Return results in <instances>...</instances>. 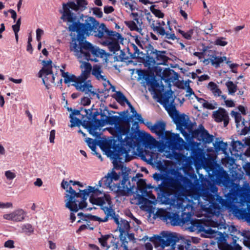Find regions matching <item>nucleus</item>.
Returning <instances> with one entry per match:
<instances>
[{"instance_id":"1","label":"nucleus","mask_w":250,"mask_h":250,"mask_svg":"<svg viewBox=\"0 0 250 250\" xmlns=\"http://www.w3.org/2000/svg\"><path fill=\"white\" fill-rule=\"evenodd\" d=\"M120 116L111 115L108 113L106 125H114L109 129L112 136L107 139L103 137L98 140L99 146L104 154L112 160L115 167L124 162H129L133 158L129 152L135 147L134 139L136 136L130 132V125H127V121L121 112Z\"/></svg>"},{"instance_id":"2","label":"nucleus","mask_w":250,"mask_h":250,"mask_svg":"<svg viewBox=\"0 0 250 250\" xmlns=\"http://www.w3.org/2000/svg\"><path fill=\"white\" fill-rule=\"evenodd\" d=\"M98 26L96 23L91 25L87 22L85 24L77 22L74 24H70L68 27L71 40L70 50L75 52L79 58L89 59L90 52L93 44L85 39L87 37L91 35L92 32H96Z\"/></svg>"},{"instance_id":"3","label":"nucleus","mask_w":250,"mask_h":250,"mask_svg":"<svg viewBox=\"0 0 250 250\" xmlns=\"http://www.w3.org/2000/svg\"><path fill=\"white\" fill-rule=\"evenodd\" d=\"M209 171H211V173L209 174L210 180H208L203 174H200L198 170H197L199 178L201 179L202 184L204 188L203 191L206 194L205 196L207 198V195L210 191L213 193L217 192L218 188L215 185V183H216L219 185H224L225 189L229 190L228 192L225 193V197L227 200L233 199L236 195L237 190L233 185L230 183H226L229 180L228 172L218 164L211 166L209 167Z\"/></svg>"},{"instance_id":"4","label":"nucleus","mask_w":250,"mask_h":250,"mask_svg":"<svg viewBox=\"0 0 250 250\" xmlns=\"http://www.w3.org/2000/svg\"><path fill=\"white\" fill-rule=\"evenodd\" d=\"M166 124L164 121H158L151 126V132L155 133L159 139L156 143L158 151L162 152L165 149L173 151H188L191 150L190 146L186 144L180 137L179 134L173 133L166 130Z\"/></svg>"},{"instance_id":"5","label":"nucleus","mask_w":250,"mask_h":250,"mask_svg":"<svg viewBox=\"0 0 250 250\" xmlns=\"http://www.w3.org/2000/svg\"><path fill=\"white\" fill-rule=\"evenodd\" d=\"M179 130L187 142H192L194 139L199 141L197 146L202 143L203 146L213 142L214 136L210 134L203 125L200 124L197 129H193L192 126L188 123L189 119L185 114H178L173 119Z\"/></svg>"},{"instance_id":"6","label":"nucleus","mask_w":250,"mask_h":250,"mask_svg":"<svg viewBox=\"0 0 250 250\" xmlns=\"http://www.w3.org/2000/svg\"><path fill=\"white\" fill-rule=\"evenodd\" d=\"M87 5V0H76V2L68 1L67 3H63L62 10H60V12L62 14L61 19L64 21H67L71 23V24H74L77 22L85 24L87 22L91 25L94 23L99 25V22L95 18L81 13L79 14L78 18L76 14L72 12H83L86 9Z\"/></svg>"},{"instance_id":"7","label":"nucleus","mask_w":250,"mask_h":250,"mask_svg":"<svg viewBox=\"0 0 250 250\" xmlns=\"http://www.w3.org/2000/svg\"><path fill=\"white\" fill-rule=\"evenodd\" d=\"M167 51L158 50L154 48L151 43H149L147 59L146 60L143 58L142 60L143 61L146 62L148 68L156 64L167 65V62L170 59L167 56Z\"/></svg>"},{"instance_id":"8","label":"nucleus","mask_w":250,"mask_h":250,"mask_svg":"<svg viewBox=\"0 0 250 250\" xmlns=\"http://www.w3.org/2000/svg\"><path fill=\"white\" fill-rule=\"evenodd\" d=\"M159 169L161 173L155 172L153 175V178L157 182L162 181L161 183L158 185V187L155 188V190L164 196L167 194L166 191L164 189V187L167 185L165 182L167 180L168 168L165 167V165L162 164L159 166Z\"/></svg>"},{"instance_id":"9","label":"nucleus","mask_w":250,"mask_h":250,"mask_svg":"<svg viewBox=\"0 0 250 250\" xmlns=\"http://www.w3.org/2000/svg\"><path fill=\"white\" fill-rule=\"evenodd\" d=\"M122 175L123 177V179L121 182L122 187H121L119 184L117 186V189L116 190V192L118 194V195L121 196H125L128 194H133L135 193V192L133 191L134 186H130V181H128L129 187H128L127 186L125 185L126 182L128 181V172L127 171H122Z\"/></svg>"},{"instance_id":"10","label":"nucleus","mask_w":250,"mask_h":250,"mask_svg":"<svg viewBox=\"0 0 250 250\" xmlns=\"http://www.w3.org/2000/svg\"><path fill=\"white\" fill-rule=\"evenodd\" d=\"M179 239L176 233L164 232L161 239V247L164 248L165 247L171 246L174 248Z\"/></svg>"},{"instance_id":"11","label":"nucleus","mask_w":250,"mask_h":250,"mask_svg":"<svg viewBox=\"0 0 250 250\" xmlns=\"http://www.w3.org/2000/svg\"><path fill=\"white\" fill-rule=\"evenodd\" d=\"M232 236V242L229 244L227 242V237H228V234L223 236L221 238L222 245L219 246L220 250H242V247L237 244V240L238 238L236 236L231 234Z\"/></svg>"},{"instance_id":"12","label":"nucleus","mask_w":250,"mask_h":250,"mask_svg":"<svg viewBox=\"0 0 250 250\" xmlns=\"http://www.w3.org/2000/svg\"><path fill=\"white\" fill-rule=\"evenodd\" d=\"M178 211L175 212L171 211H166L163 214L160 216L162 220L167 221H170V223L172 226H177L180 225V217Z\"/></svg>"},{"instance_id":"13","label":"nucleus","mask_w":250,"mask_h":250,"mask_svg":"<svg viewBox=\"0 0 250 250\" xmlns=\"http://www.w3.org/2000/svg\"><path fill=\"white\" fill-rule=\"evenodd\" d=\"M198 183L197 175L193 169L185 171L184 186L187 188H192Z\"/></svg>"},{"instance_id":"14","label":"nucleus","mask_w":250,"mask_h":250,"mask_svg":"<svg viewBox=\"0 0 250 250\" xmlns=\"http://www.w3.org/2000/svg\"><path fill=\"white\" fill-rule=\"evenodd\" d=\"M168 175H171L172 185L183 184L184 185L185 175L184 176L180 171L175 169L168 168Z\"/></svg>"},{"instance_id":"15","label":"nucleus","mask_w":250,"mask_h":250,"mask_svg":"<svg viewBox=\"0 0 250 250\" xmlns=\"http://www.w3.org/2000/svg\"><path fill=\"white\" fill-rule=\"evenodd\" d=\"M231 147L232 151L235 152L233 153L231 151V155L239 156V159H242V157H243V153L240 152V150L245 147L244 145V143L241 141H234L233 140L231 142Z\"/></svg>"},{"instance_id":"16","label":"nucleus","mask_w":250,"mask_h":250,"mask_svg":"<svg viewBox=\"0 0 250 250\" xmlns=\"http://www.w3.org/2000/svg\"><path fill=\"white\" fill-rule=\"evenodd\" d=\"M87 203L86 202L81 201L79 202L76 199L75 202L72 201L69 204V206H67L66 208H68L70 211L78 212L79 209H83L86 208Z\"/></svg>"},{"instance_id":"17","label":"nucleus","mask_w":250,"mask_h":250,"mask_svg":"<svg viewBox=\"0 0 250 250\" xmlns=\"http://www.w3.org/2000/svg\"><path fill=\"white\" fill-rule=\"evenodd\" d=\"M105 200L107 202L110 201V197L109 195L104 194V197H95L93 194H91L89 199L90 203L99 206H102L105 204Z\"/></svg>"},{"instance_id":"18","label":"nucleus","mask_w":250,"mask_h":250,"mask_svg":"<svg viewBox=\"0 0 250 250\" xmlns=\"http://www.w3.org/2000/svg\"><path fill=\"white\" fill-rule=\"evenodd\" d=\"M101 26H103L104 32L106 35L109 37L110 39L112 40L120 41L121 42H122L124 41V38L122 37L121 34L116 32L115 31L111 30L106 28L105 24L101 23Z\"/></svg>"},{"instance_id":"19","label":"nucleus","mask_w":250,"mask_h":250,"mask_svg":"<svg viewBox=\"0 0 250 250\" xmlns=\"http://www.w3.org/2000/svg\"><path fill=\"white\" fill-rule=\"evenodd\" d=\"M68 189H66V191L68 192L69 194H66L64 197L66 198L64 202H65V207L69 206V204L72 201L75 202V199L77 198L78 192H76L71 186L68 188Z\"/></svg>"},{"instance_id":"20","label":"nucleus","mask_w":250,"mask_h":250,"mask_svg":"<svg viewBox=\"0 0 250 250\" xmlns=\"http://www.w3.org/2000/svg\"><path fill=\"white\" fill-rule=\"evenodd\" d=\"M228 116L227 111L222 107H219L217 110L214 111L212 114L215 121L217 123L222 122Z\"/></svg>"},{"instance_id":"21","label":"nucleus","mask_w":250,"mask_h":250,"mask_svg":"<svg viewBox=\"0 0 250 250\" xmlns=\"http://www.w3.org/2000/svg\"><path fill=\"white\" fill-rule=\"evenodd\" d=\"M126 104L128 106L129 109H130V111L132 113V115H129L128 110L122 111L121 113L124 115L125 119H126V121H127V125H130V123L133 122L134 115L136 113L137 111L135 108L132 105L129 101L127 102Z\"/></svg>"},{"instance_id":"22","label":"nucleus","mask_w":250,"mask_h":250,"mask_svg":"<svg viewBox=\"0 0 250 250\" xmlns=\"http://www.w3.org/2000/svg\"><path fill=\"white\" fill-rule=\"evenodd\" d=\"M138 191L141 193V194L139 193L136 194V198L138 199L139 203L140 204H146L149 202V200L145 198V197H148V192L147 191V188L145 187L144 188L138 189Z\"/></svg>"},{"instance_id":"23","label":"nucleus","mask_w":250,"mask_h":250,"mask_svg":"<svg viewBox=\"0 0 250 250\" xmlns=\"http://www.w3.org/2000/svg\"><path fill=\"white\" fill-rule=\"evenodd\" d=\"M219 139L216 138L215 143L213 144L214 148L216 153L222 151L223 153H226L228 148V144L224 143L223 141H218Z\"/></svg>"},{"instance_id":"24","label":"nucleus","mask_w":250,"mask_h":250,"mask_svg":"<svg viewBox=\"0 0 250 250\" xmlns=\"http://www.w3.org/2000/svg\"><path fill=\"white\" fill-rule=\"evenodd\" d=\"M227 57L225 56H216L215 55H210L209 60L211 63V65L215 68H218L220 66V64L224 61H226Z\"/></svg>"},{"instance_id":"25","label":"nucleus","mask_w":250,"mask_h":250,"mask_svg":"<svg viewBox=\"0 0 250 250\" xmlns=\"http://www.w3.org/2000/svg\"><path fill=\"white\" fill-rule=\"evenodd\" d=\"M241 196L245 200L250 202V186L248 183L245 182L240 190Z\"/></svg>"},{"instance_id":"26","label":"nucleus","mask_w":250,"mask_h":250,"mask_svg":"<svg viewBox=\"0 0 250 250\" xmlns=\"http://www.w3.org/2000/svg\"><path fill=\"white\" fill-rule=\"evenodd\" d=\"M62 73V76L64 78V83L65 84H68L70 83H74L76 80V76L74 74H71L68 72H64L62 69H60Z\"/></svg>"},{"instance_id":"27","label":"nucleus","mask_w":250,"mask_h":250,"mask_svg":"<svg viewBox=\"0 0 250 250\" xmlns=\"http://www.w3.org/2000/svg\"><path fill=\"white\" fill-rule=\"evenodd\" d=\"M117 102L121 105H124L125 103H127L129 101L121 91H116V93L112 95Z\"/></svg>"},{"instance_id":"28","label":"nucleus","mask_w":250,"mask_h":250,"mask_svg":"<svg viewBox=\"0 0 250 250\" xmlns=\"http://www.w3.org/2000/svg\"><path fill=\"white\" fill-rule=\"evenodd\" d=\"M102 72V70L100 65H94L91 71L92 75L94 76L98 80L102 79V80L105 81L106 78H105V76L101 74Z\"/></svg>"},{"instance_id":"29","label":"nucleus","mask_w":250,"mask_h":250,"mask_svg":"<svg viewBox=\"0 0 250 250\" xmlns=\"http://www.w3.org/2000/svg\"><path fill=\"white\" fill-rule=\"evenodd\" d=\"M90 82V81H88V82L86 81L80 85H78V84H76V89L80 91L84 92L85 94H88L93 87L92 84L88 83Z\"/></svg>"},{"instance_id":"30","label":"nucleus","mask_w":250,"mask_h":250,"mask_svg":"<svg viewBox=\"0 0 250 250\" xmlns=\"http://www.w3.org/2000/svg\"><path fill=\"white\" fill-rule=\"evenodd\" d=\"M208 88L213 93L215 96H220L221 90L218 88V85L213 82H210L208 84Z\"/></svg>"},{"instance_id":"31","label":"nucleus","mask_w":250,"mask_h":250,"mask_svg":"<svg viewBox=\"0 0 250 250\" xmlns=\"http://www.w3.org/2000/svg\"><path fill=\"white\" fill-rule=\"evenodd\" d=\"M100 115L101 116V119L97 120V123L99 125V126H104L107 124V120H108V114L106 115V113L104 112H102V110L100 109Z\"/></svg>"},{"instance_id":"32","label":"nucleus","mask_w":250,"mask_h":250,"mask_svg":"<svg viewBox=\"0 0 250 250\" xmlns=\"http://www.w3.org/2000/svg\"><path fill=\"white\" fill-rule=\"evenodd\" d=\"M145 48L146 49V53H144L142 51H140L137 53V59L138 60L139 62L143 63L145 66L148 67V65H146V62L143 61V59L144 60L147 59V50H148V44L147 46H145Z\"/></svg>"},{"instance_id":"33","label":"nucleus","mask_w":250,"mask_h":250,"mask_svg":"<svg viewBox=\"0 0 250 250\" xmlns=\"http://www.w3.org/2000/svg\"><path fill=\"white\" fill-rule=\"evenodd\" d=\"M13 221L16 222L22 221L24 219V213L22 209H19L13 212Z\"/></svg>"},{"instance_id":"34","label":"nucleus","mask_w":250,"mask_h":250,"mask_svg":"<svg viewBox=\"0 0 250 250\" xmlns=\"http://www.w3.org/2000/svg\"><path fill=\"white\" fill-rule=\"evenodd\" d=\"M169 70H172L170 68H167V70H165L163 72V75L162 77V79L165 82L168 83L169 87L171 86L170 82L171 80H172L171 77V71H169Z\"/></svg>"},{"instance_id":"35","label":"nucleus","mask_w":250,"mask_h":250,"mask_svg":"<svg viewBox=\"0 0 250 250\" xmlns=\"http://www.w3.org/2000/svg\"><path fill=\"white\" fill-rule=\"evenodd\" d=\"M103 85L104 86V88L100 90L99 89H97V91L99 93H103L104 94V98H102L100 99V101L102 103H105V100L109 97L108 93L110 91V88H106L107 83H103Z\"/></svg>"},{"instance_id":"36","label":"nucleus","mask_w":250,"mask_h":250,"mask_svg":"<svg viewBox=\"0 0 250 250\" xmlns=\"http://www.w3.org/2000/svg\"><path fill=\"white\" fill-rule=\"evenodd\" d=\"M226 85L228 89L229 94L233 95L236 92L237 86L232 81H228L226 83Z\"/></svg>"},{"instance_id":"37","label":"nucleus","mask_w":250,"mask_h":250,"mask_svg":"<svg viewBox=\"0 0 250 250\" xmlns=\"http://www.w3.org/2000/svg\"><path fill=\"white\" fill-rule=\"evenodd\" d=\"M112 236L113 237V234H106L104 235H102L101 238L98 239L99 242L100 243L101 245L103 247H106L107 249H108L110 248L109 246L107 245V241L108 239Z\"/></svg>"},{"instance_id":"38","label":"nucleus","mask_w":250,"mask_h":250,"mask_svg":"<svg viewBox=\"0 0 250 250\" xmlns=\"http://www.w3.org/2000/svg\"><path fill=\"white\" fill-rule=\"evenodd\" d=\"M120 45L119 43V41L117 40H112L111 41V43H109V46L108 47L109 50L110 52H112L114 53L115 52L120 50Z\"/></svg>"},{"instance_id":"39","label":"nucleus","mask_w":250,"mask_h":250,"mask_svg":"<svg viewBox=\"0 0 250 250\" xmlns=\"http://www.w3.org/2000/svg\"><path fill=\"white\" fill-rule=\"evenodd\" d=\"M95 110L94 112L89 113V116L87 118L89 121H92L94 124H97V120L98 119L97 117L100 115V110L99 109H95Z\"/></svg>"},{"instance_id":"40","label":"nucleus","mask_w":250,"mask_h":250,"mask_svg":"<svg viewBox=\"0 0 250 250\" xmlns=\"http://www.w3.org/2000/svg\"><path fill=\"white\" fill-rule=\"evenodd\" d=\"M92 190H93V187L90 186H88L87 188L83 190L79 189L78 192L77 198L81 197V196L88 197L90 193L92 192Z\"/></svg>"},{"instance_id":"41","label":"nucleus","mask_w":250,"mask_h":250,"mask_svg":"<svg viewBox=\"0 0 250 250\" xmlns=\"http://www.w3.org/2000/svg\"><path fill=\"white\" fill-rule=\"evenodd\" d=\"M243 141H244V145L245 146V147H248L243 154L246 156L249 157H250V136L245 137V139L243 140Z\"/></svg>"},{"instance_id":"42","label":"nucleus","mask_w":250,"mask_h":250,"mask_svg":"<svg viewBox=\"0 0 250 250\" xmlns=\"http://www.w3.org/2000/svg\"><path fill=\"white\" fill-rule=\"evenodd\" d=\"M178 31L185 39L189 40L191 39L192 36L194 33V29H190L187 32H185L181 29H179Z\"/></svg>"},{"instance_id":"43","label":"nucleus","mask_w":250,"mask_h":250,"mask_svg":"<svg viewBox=\"0 0 250 250\" xmlns=\"http://www.w3.org/2000/svg\"><path fill=\"white\" fill-rule=\"evenodd\" d=\"M151 27L154 32H156L158 34L161 36H164L166 34V31L164 28L161 26H155L153 23L151 25Z\"/></svg>"},{"instance_id":"44","label":"nucleus","mask_w":250,"mask_h":250,"mask_svg":"<svg viewBox=\"0 0 250 250\" xmlns=\"http://www.w3.org/2000/svg\"><path fill=\"white\" fill-rule=\"evenodd\" d=\"M155 5H152L150 7V10L156 17L159 18H163L164 17V14L159 9H156Z\"/></svg>"},{"instance_id":"45","label":"nucleus","mask_w":250,"mask_h":250,"mask_svg":"<svg viewBox=\"0 0 250 250\" xmlns=\"http://www.w3.org/2000/svg\"><path fill=\"white\" fill-rule=\"evenodd\" d=\"M109 55V53L105 52L104 50L100 49L98 46H97L96 49L95 50L94 57L103 58L104 56L105 57H107Z\"/></svg>"},{"instance_id":"46","label":"nucleus","mask_w":250,"mask_h":250,"mask_svg":"<svg viewBox=\"0 0 250 250\" xmlns=\"http://www.w3.org/2000/svg\"><path fill=\"white\" fill-rule=\"evenodd\" d=\"M103 182V188H110V184L112 183V179L110 177V173H108L102 179Z\"/></svg>"},{"instance_id":"47","label":"nucleus","mask_w":250,"mask_h":250,"mask_svg":"<svg viewBox=\"0 0 250 250\" xmlns=\"http://www.w3.org/2000/svg\"><path fill=\"white\" fill-rule=\"evenodd\" d=\"M96 32H92L91 35H94L95 37L100 39L103 37L104 32V29L103 26H101V25L100 26L99 25L98 27H97V29H96Z\"/></svg>"},{"instance_id":"48","label":"nucleus","mask_w":250,"mask_h":250,"mask_svg":"<svg viewBox=\"0 0 250 250\" xmlns=\"http://www.w3.org/2000/svg\"><path fill=\"white\" fill-rule=\"evenodd\" d=\"M92 125V127L88 131L90 134L98 138L100 137V134L95 130L100 127H102V126H99V125L98 124H94Z\"/></svg>"},{"instance_id":"49","label":"nucleus","mask_w":250,"mask_h":250,"mask_svg":"<svg viewBox=\"0 0 250 250\" xmlns=\"http://www.w3.org/2000/svg\"><path fill=\"white\" fill-rule=\"evenodd\" d=\"M86 142L87 143L88 147L91 149L93 153L96 151L97 144L94 140L90 138H88L86 140Z\"/></svg>"},{"instance_id":"50","label":"nucleus","mask_w":250,"mask_h":250,"mask_svg":"<svg viewBox=\"0 0 250 250\" xmlns=\"http://www.w3.org/2000/svg\"><path fill=\"white\" fill-rule=\"evenodd\" d=\"M114 60L117 62H125V60H127L129 59V57L127 56H125V51L123 50L120 51V55L119 56H115Z\"/></svg>"},{"instance_id":"51","label":"nucleus","mask_w":250,"mask_h":250,"mask_svg":"<svg viewBox=\"0 0 250 250\" xmlns=\"http://www.w3.org/2000/svg\"><path fill=\"white\" fill-rule=\"evenodd\" d=\"M231 115L234 118L236 125L237 128H238L239 124L242 120L241 114L233 110L231 112Z\"/></svg>"},{"instance_id":"52","label":"nucleus","mask_w":250,"mask_h":250,"mask_svg":"<svg viewBox=\"0 0 250 250\" xmlns=\"http://www.w3.org/2000/svg\"><path fill=\"white\" fill-rule=\"evenodd\" d=\"M225 40V38L219 37L214 41V44L216 45L225 46L228 44V42L226 41Z\"/></svg>"},{"instance_id":"53","label":"nucleus","mask_w":250,"mask_h":250,"mask_svg":"<svg viewBox=\"0 0 250 250\" xmlns=\"http://www.w3.org/2000/svg\"><path fill=\"white\" fill-rule=\"evenodd\" d=\"M154 79H155V76L154 73H150L149 74L146 73L144 79L146 81V84L149 85Z\"/></svg>"},{"instance_id":"54","label":"nucleus","mask_w":250,"mask_h":250,"mask_svg":"<svg viewBox=\"0 0 250 250\" xmlns=\"http://www.w3.org/2000/svg\"><path fill=\"white\" fill-rule=\"evenodd\" d=\"M87 79H86L83 75L81 74L78 76H76V80L75 82V83H73L72 85L76 87V84L78 85H82L84 82H85Z\"/></svg>"},{"instance_id":"55","label":"nucleus","mask_w":250,"mask_h":250,"mask_svg":"<svg viewBox=\"0 0 250 250\" xmlns=\"http://www.w3.org/2000/svg\"><path fill=\"white\" fill-rule=\"evenodd\" d=\"M175 98H172L171 100H169L168 103H164L165 105H164L166 107V106H168L171 110L175 111L176 110V104L174 102Z\"/></svg>"},{"instance_id":"56","label":"nucleus","mask_w":250,"mask_h":250,"mask_svg":"<svg viewBox=\"0 0 250 250\" xmlns=\"http://www.w3.org/2000/svg\"><path fill=\"white\" fill-rule=\"evenodd\" d=\"M94 123L92 121L83 120L81 121V125H82L84 128L87 129L88 131L92 127Z\"/></svg>"},{"instance_id":"57","label":"nucleus","mask_w":250,"mask_h":250,"mask_svg":"<svg viewBox=\"0 0 250 250\" xmlns=\"http://www.w3.org/2000/svg\"><path fill=\"white\" fill-rule=\"evenodd\" d=\"M146 179H140L137 181V188L136 192H138V189L146 187Z\"/></svg>"},{"instance_id":"58","label":"nucleus","mask_w":250,"mask_h":250,"mask_svg":"<svg viewBox=\"0 0 250 250\" xmlns=\"http://www.w3.org/2000/svg\"><path fill=\"white\" fill-rule=\"evenodd\" d=\"M125 23L131 31H135L137 27V25L133 21H125Z\"/></svg>"},{"instance_id":"59","label":"nucleus","mask_w":250,"mask_h":250,"mask_svg":"<svg viewBox=\"0 0 250 250\" xmlns=\"http://www.w3.org/2000/svg\"><path fill=\"white\" fill-rule=\"evenodd\" d=\"M189 221V217L188 214L185 212H182L181 217H180V225H184Z\"/></svg>"},{"instance_id":"60","label":"nucleus","mask_w":250,"mask_h":250,"mask_svg":"<svg viewBox=\"0 0 250 250\" xmlns=\"http://www.w3.org/2000/svg\"><path fill=\"white\" fill-rule=\"evenodd\" d=\"M80 68L81 69H83L85 70L91 72L92 69V67L91 64L86 62H82V64L80 65Z\"/></svg>"},{"instance_id":"61","label":"nucleus","mask_w":250,"mask_h":250,"mask_svg":"<svg viewBox=\"0 0 250 250\" xmlns=\"http://www.w3.org/2000/svg\"><path fill=\"white\" fill-rule=\"evenodd\" d=\"M93 11V13L97 18H101L103 17V13L102 9L99 7H93L91 8Z\"/></svg>"},{"instance_id":"62","label":"nucleus","mask_w":250,"mask_h":250,"mask_svg":"<svg viewBox=\"0 0 250 250\" xmlns=\"http://www.w3.org/2000/svg\"><path fill=\"white\" fill-rule=\"evenodd\" d=\"M173 93V91H172V90L170 88V87H169V89L168 90L165 95L164 98V103H168V100L172 98V95Z\"/></svg>"},{"instance_id":"63","label":"nucleus","mask_w":250,"mask_h":250,"mask_svg":"<svg viewBox=\"0 0 250 250\" xmlns=\"http://www.w3.org/2000/svg\"><path fill=\"white\" fill-rule=\"evenodd\" d=\"M234 162V159L231 157H228L222 160V164L223 165L227 167V165L231 166Z\"/></svg>"},{"instance_id":"64","label":"nucleus","mask_w":250,"mask_h":250,"mask_svg":"<svg viewBox=\"0 0 250 250\" xmlns=\"http://www.w3.org/2000/svg\"><path fill=\"white\" fill-rule=\"evenodd\" d=\"M81 120L77 117H72L70 120V122L71 123L70 127H73L75 126H80L81 125Z\"/></svg>"}]
</instances>
